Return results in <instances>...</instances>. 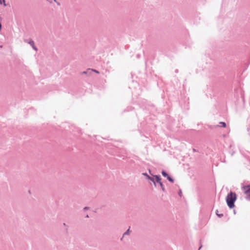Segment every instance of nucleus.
I'll return each mask as SVG.
<instances>
[{
	"label": "nucleus",
	"instance_id": "423d86ee",
	"mask_svg": "<svg viewBox=\"0 0 250 250\" xmlns=\"http://www.w3.org/2000/svg\"><path fill=\"white\" fill-rule=\"evenodd\" d=\"M221 125H222V127H226V124L225 122H221L220 123Z\"/></svg>",
	"mask_w": 250,
	"mask_h": 250
},
{
	"label": "nucleus",
	"instance_id": "6e6552de",
	"mask_svg": "<svg viewBox=\"0 0 250 250\" xmlns=\"http://www.w3.org/2000/svg\"><path fill=\"white\" fill-rule=\"evenodd\" d=\"M167 179L171 182L173 183V179L170 177V176H168L167 178Z\"/></svg>",
	"mask_w": 250,
	"mask_h": 250
},
{
	"label": "nucleus",
	"instance_id": "7ed1b4c3",
	"mask_svg": "<svg viewBox=\"0 0 250 250\" xmlns=\"http://www.w3.org/2000/svg\"><path fill=\"white\" fill-rule=\"evenodd\" d=\"M154 178H155V180L160 184V185L161 186V187H162V188H163V184L162 183V182H161V177L159 176H154Z\"/></svg>",
	"mask_w": 250,
	"mask_h": 250
},
{
	"label": "nucleus",
	"instance_id": "f8f14e48",
	"mask_svg": "<svg viewBox=\"0 0 250 250\" xmlns=\"http://www.w3.org/2000/svg\"><path fill=\"white\" fill-rule=\"evenodd\" d=\"M2 3H3V4H4V6H6V4H5V0H2Z\"/></svg>",
	"mask_w": 250,
	"mask_h": 250
},
{
	"label": "nucleus",
	"instance_id": "9b49d317",
	"mask_svg": "<svg viewBox=\"0 0 250 250\" xmlns=\"http://www.w3.org/2000/svg\"><path fill=\"white\" fill-rule=\"evenodd\" d=\"M92 70L93 71H94V72H96V73H99V72L98 71H97L96 70L92 69Z\"/></svg>",
	"mask_w": 250,
	"mask_h": 250
},
{
	"label": "nucleus",
	"instance_id": "f03ea898",
	"mask_svg": "<svg viewBox=\"0 0 250 250\" xmlns=\"http://www.w3.org/2000/svg\"><path fill=\"white\" fill-rule=\"evenodd\" d=\"M242 189L246 195V199L250 201V185L243 187Z\"/></svg>",
	"mask_w": 250,
	"mask_h": 250
},
{
	"label": "nucleus",
	"instance_id": "0eeeda50",
	"mask_svg": "<svg viewBox=\"0 0 250 250\" xmlns=\"http://www.w3.org/2000/svg\"><path fill=\"white\" fill-rule=\"evenodd\" d=\"M30 44L32 46L33 48L34 49H35L36 50H37V48L34 45V42H33V41H31V42H30Z\"/></svg>",
	"mask_w": 250,
	"mask_h": 250
},
{
	"label": "nucleus",
	"instance_id": "9d476101",
	"mask_svg": "<svg viewBox=\"0 0 250 250\" xmlns=\"http://www.w3.org/2000/svg\"><path fill=\"white\" fill-rule=\"evenodd\" d=\"M148 178H149V179H150L151 181H152L153 182H154V178H151V177H150L149 176H148Z\"/></svg>",
	"mask_w": 250,
	"mask_h": 250
},
{
	"label": "nucleus",
	"instance_id": "1a4fd4ad",
	"mask_svg": "<svg viewBox=\"0 0 250 250\" xmlns=\"http://www.w3.org/2000/svg\"><path fill=\"white\" fill-rule=\"evenodd\" d=\"M129 229L127 230V231H126V232H125V233H124V235L128 234H129Z\"/></svg>",
	"mask_w": 250,
	"mask_h": 250
},
{
	"label": "nucleus",
	"instance_id": "20e7f679",
	"mask_svg": "<svg viewBox=\"0 0 250 250\" xmlns=\"http://www.w3.org/2000/svg\"><path fill=\"white\" fill-rule=\"evenodd\" d=\"M162 175L164 176V177H166L167 178L169 176L168 175V174L165 171H163L162 172Z\"/></svg>",
	"mask_w": 250,
	"mask_h": 250
},
{
	"label": "nucleus",
	"instance_id": "f257e3e1",
	"mask_svg": "<svg viewBox=\"0 0 250 250\" xmlns=\"http://www.w3.org/2000/svg\"><path fill=\"white\" fill-rule=\"evenodd\" d=\"M236 199V195L235 193L231 192L229 194L226 198V201L227 203L228 206L230 208H232L234 207V203Z\"/></svg>",
	"mask_w": 250,
	"mask_h": 250
},
{
	"label": "nucleus",
	"instance_id": "39448f33",
	"mask_svg": "<svg viewBox=\"0 0 250 250\" xmlns=\"http://www.w3.org/2000/svg\"><path fill=\"white\" fill-rule=\"evenodd\" d=\"M216 214L219 217H222L223 216V214L218 213V210H216Z\"/></svg>",
	"mask_w": 250,
	"mask_h": 250
}]
</instances>
